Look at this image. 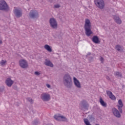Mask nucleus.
Listing matches in <instances>:
<instances>
[{"instance_id": "obj_1", "label": "nucleus", "mask_w": 125, "mask_h": 125, "mask_svg": "<svg viewBox=\"0 0 125 125\" xmlns=\"http://www.w3.org/2000/svg\"><path fill=\"white\" fill-rule=\"evenodd\" d=\"M63 84L67 88H71L73 86V81L72 78L69 74H66L63 76Z\"/></svg>"}, {"instance_id": "obj_32", "label": "nucleus", "mask_w": 125, "mask_h": 125, "mask_svg": "<svg viewBox=\"0 0 125 125\" xmlns=\"http://www.w3.org/2000/svg\"><path fill=\"white\" fill-rule=\"evenodd\" d=\"M83 108H84L85 109H87L86 107H85V106L83 105Z\"/></svg>"}, {"instance_id": "obj_24", "label": "nucleus", "mask_w": 125, "mask_h": 125, "mask_svg": "<svg viewBox=\"0 0 125 125\" xmlns=\"http://www.w3.org/2000/svg\"><path fill=\"white\" fill-rule=\"evenodd\" d=\"M84 123L86 125H91L87 119H84Z\"/></svg>"}, {"instance_id": "obj_29", "label": "nucleus", "mask_w": 125, "mask_h": 125, "mask_svg": "<svg viewBox=\"0 0 125 125\" xmlns=\"http://www.w3.org/2000/svg\"><path fill=\"white\" fill-rule=\"evenodd\" d=\"M46 87L47 88H49L50 89H51V86L49 84H46Z\"/></svg>"}, {"instance_id": "obj_15", "label": "nucleus", "mask_w": 125, "mask_h": 125, "mask_svg": "<svg viewBox=\"0 0 125 125\" xmlns=\"http://www.w3.org/2000/svg\"><path fill=\"white\" fill-rule=\"evenodd\" d=\"M91 28V23L90 20L88 19H86L85 20L84 28Z\"/></svg>"}, {"instance_id": "obj_10", "label": "nucleus", "mask_w": 125, "mask_h": 125, "mask_svg": "<svg viewBox=\"0 0 125 125\" xmlns=\"http://www.w3.org/2000/svg\"><path fill=\"white\" fill-rule=\"evenodd\" d=\"M112 112L116 118H121V113H120V111L117 108H113L112 109Z\"/></svg>"}, {"instance_id": "obj_30", "label": "nucleus", "mask_w": 125, "mask_h": 125, "mask_svg": "<svg viewBox=\"0 0 125 125\" xmlns=\"http://www.w3.org/2000/svg\"><path fill=\"white\" fill-rule=\"evenodd\" d=\"M100 61L102 63H103V61H104V59H103V58L101 57L100 59Z\"/></svg>"}, {"instance_id": "obj_22", "label": "nucleus", "mask_w": 125, "mask_h": 125, "mask_svg": "<svg viewBox=\"0 0 125 125\" xmlns=\"http://www.w3.org/2000/svg\"><path fill=\"white\" fill-rule=\"evenodd\" d=\"M114 19H115L116 23H117V24H121L122 23V20H121V19L120 18L117 17H115Z\"/></svg>"}, {"instance_id": "obj_34", "label": "nucleus", "mask_w": 125, "mask_h": 125, "mask_svg": "<svg viewBox=\"0 0 125 125\" xmlns=\"http://www.w3.org/2000/svg\"><path fill=\"white\" fill-rule=\"evenodd\" d=\"M0 43H1V41L0 42Z\"/></svg>"}, {"instance_id": "obj_13", "label": "nucleus", "mask_w": 125, "mask_h": 125, "mask_svg": "<svg viewBox=\"0 0 125 125\" xmlns=\"http://www.w3.org/2000/svg\"><path fill=\"white\" fill-rule=\"evenodd\" d=\"M107 95L111 99V100H116V97L110 91H106Z\"/></svg>"}, {"instance_id": "obj_20", "label": "nucleus", "mask_w": 125, "mask_h": 125, "mask_svg": "<svg viewBox=\"0 0 125 125\" xmlns=\"http://www.w3.org/2000/svg\"><path fill=\"white\" fill-rule=\"evenodd\" d=\"M45 65H46V66H49V67H53V64H52V63L48 60H46L45 62Z\"/></svg>"}, {"instance_id": "obj_4", "label": "nucleus", "mask_w": 125, "mask_h": 125, "mask_svg": "<svg viewBox=\"0 0 125 125\" xmlns=\"http://www.w3.org/2000/svg\"><path fill=\"white\" fill-rule=\"evenodd\" d=\"M95 4L100 9H103L105 6V3L103 0H95Z\"/></svg>"}, {"instance_id": "obj_27", "label": "nucleus", "mask_w": 125, "mask_h": 125, "mask_svg": "<svg viewBox=\"0 0 125 125\" xmlns=\"http://www.w3.org/2000/svg\"><path fill=\"white\" fill-rule=\"evenodd\" d=\"M27 100H28V101L30 102V103H33V102H34V101H33V100L31 98H28Z\"/></svg>"}, {"instance_id": "obj_2", "label": "nucleus", "mask_w": 125, "mask_h": 125, "mask_svg": "<svg viewBox=\"0 0 125 125\" xmlns=\"http://www.w3.org/2000/svg\"><path fill=\"white\" fill-rule=\"evenodd\" d=\"M55 120L58 121V122H65L67 123L68 122L69 120L66 117L60 114H57L54 116Z\"/></svg>"}, {"instance_id": "obj_6", "label": "nucleus", "mask_w": 125, "mask_h": 125, "mask_svg": "<svg viewBox=\"0 0 125 125\" xmlns=\"http://www.w3.org/2000/svg\"><path fill=\"white\" fill-rule=\"evenodd\" d=\"M19 63L20 67L23 69H26L29 66L28 62H27L26 60L21 59L19 61Z\"/></svg>"}, {"instance_id": "obj_18", "label": "nucleus", "mask_w": 125, "mask_h": 125, "mask_svg": "<svg viewBox=\"0 0 125 125\" xmlns=\"http://www.w3.org/2000/svg\"><path fill=\"white\" fill-rule=\"evenodd\" d=\"M44 48L47 50V51H48V52H51L52 51V47L48 44H45L44 46Z\"/></svg>"}, {"instance_id": "obj_14", "label": "nucleus", "mask_w": 125, "mask_h": 125, "mask_svg": "<svg viewBox=\"0 0 125 125\" xmlns=\"http://www.w3.org/2000/svg\"><path fill=\"white\" fill-rule=\"evenodd\" d=\"M13 83L14 81L11 80V79L8 78L5 81V83L7 85V86L10 87L13 84Z\"/></svg>"}, {"instance_id": "obj_31", "label": "nucleus", "mask_w": 125, "mask_h": 125, "mask_svg": "<svg viewBox=\"0 0 125 125\" xmlns=\"http://www.w3.org/2000/svg\"><path fill=\"white\" fill-rule=\"evenodd\" d=\"M106 79L107 80H110V78H109V77L108 76L106 77Z\"/></svg>"}, {"instance_id": "obj_33", "label": "nucleus", "mask_w": 125, "mask_h": 125, "mask_svg": "<svg viewBox=\"0 0 125 125\" xmlns=\"http://www.w3.org/2000/svg\"><path fill=\"white\" fill-rule=\"evenodd\" d=\"M90 55V53H88L87 54V55Z\"/></svg>"}, {"instance_id": "obj_11", "label": "nucleus", "mask_w": 125, "mask_h": 125, "mask_svg": "<svg viewBox=\"0 0 125 125\" xmlns=\"http://www.w3.org/2000/svg\"><path fill=\"white\" fill-rule=\"evenodd\" d=\"M123 106L124 104H123L122 100H119L118 102L117 107L120 113H123V109H122V108H123Z\"/></svg>"}, {"instance_id": "obj_23", "label": "nucleus", "mask_w": 125, "mask_h": 125, "mask_svg": "<svg viewBox=\"0 0 125 125\" xmlns=\"http://www.w3.org/2000/svg\"><path fill=\"white\" fill-rule=\"evenodd\" d=\"M6 63H7L6 60H2L0 62V65L1 66H5V65H6Z\"/></svg>"}, {"instance_id": "obj_9", "label": "nucleus", "mask_w": 125, "mask_h": 125, "mask_svg": "<svg viewBox=\"0 0 125 125\" xmlns=\"http://www.w3.org/2000/svg\"><path fill=\"white\" fill-rule=\"evenodd\" d=\"M73 83L74 85L77 87V88H82V84H81V83L76 77H73Z\"/></svg>"}, {"instance_id": "obj_7", "label": "nucleus", "mask_w": 125, "mask_h": 125, "mask_svg": "<svg viewBox=\"0 0 125 125\" xmlns=\"http://www.w3.org/2000/svg\"><path fill=\"white\" fill-rule=\"evenodd\" d=\"M0 9L1 10H8V6L4 0H0Z\"/></svg>"}, {"instance_id": "obj_21", "label": "nucleus", "mask_w": 125, "mask_h": 125, "mask_svg": "<svg viewBox=\"0 0 125 125\" xmlns=\"http://www.w3.org/2000/svg\"><path fill=\"white\" fill-rule=\"evenodd\" d=\"M100 103H101V105H102V106H103V107H106L107 104H106V103H105V102H104V101H103L102 98L100 99Z\"/></svg>"}, {"instance_id": "obj_36", "label": "nucleus", "mask_w": 125, "mask_h": 125, "mask_svg": "<svg viewBox=\"0 0 125 125\" xmlns=\"http://www.w3.org/2000/svg\"><path fill=\"white\" fill-rule=\"evenodd\" d=\"M87 106H88V105H86V107H87Z\"/></svg>"}, {"instance_id": "obj_3", "label": "nucleus", "mask_w": 125, "mask_h": 125, "mask_svg": "<svg viewBox=\"0 0 125 125\" xmlns=\"http://www.w3.org/2000/svg\"><path fill=\"white\" fill-rule=\"evenodd\" d=\"M40 98L42 100V101L47 102V101H49V100H50L51 97L50 94L48 93H43L41 94Z\"/></svg>"}, {"instance_id": "obj_19", "label": "nucleus", "mask_w": 125, "mask_h": 125, "mask_svg": "<svg viewBox=\"0 0 125 125\" xmlns=\"http://www.w3.org/2000/svg\"><path fill=\"white\" fill-rule=\"evenodd\" d=\"M115 49H116V50H118V51H123V50H124V47H122L120 45H117L115 46Z\"/></svg>"}, {"instance_id": "obj_28", "label": "nucleus", "mask_w": 125, "mask_h": 125, "mask_svg": "<svg viewBox=\"0 0 125 125\" xmlns=\"http://www.w3.org/2000/svg\"><path fill=\"white\" fill-rule=\"evenodd\" d=\"M54 7L55 8H59V7H60V5H59V4H56L54 5Z\"/></svg>"}, {"instance_id": "obj_12", "label": "nucleus", "mask_w": 125, "mask_h": 125, "mask_svg": "<svg viewBox=\"0 0 125 125\" xmlns=\"http://www.w3.org/2000/svg\"><path fill=\"white\" fill-rule=\"evenodd\" d=\"M14 13L17 17H21L22 16V11L17 8H15Z\"/></svg>"}, {"instance_id": "obj_35", "label": "nucleus", "mask_w": 125, "mask_h": 125, "mask_svg": "<svg viewBox=\"0 0 125 125\" xmlns=\"http://www.w3.org/2000/svg\"><path fill=\"white\" fill-rule=\"evenodd\" d=\"M34 125H36V123H34Z\"/></svg>"}, {"instance_id": "obj_17", "label": "nucleus", "mask_w": 125, "mask_h": 125, "mask_svg": "<svg viewBox=\"0 0 125 125\" xmlns=\"http://www.w3.org/2000/svg\"><path fill=\"white\" fill-rule=\"evenodd\" d=\"M92 41L94 43H97V44L100 43V42H101L100 40H99V38H98L96 36H94L93 37L92 39Z\"/></svg>"}, {"instance_id": "obj_5", "label": "nucleus", "mask_w": 125, "mask_h": 125, "mask_svg": "<svg viewBox=\"0 0 125 125\" xmlns=\"http://www.w3.org/2000/svg\"><path fill=\"white\" fill-rule=\"evenodd\" d=\"M50 26L53 29H57L58 27V24H57V21L54 18H51L49 20Z\"/></svg>"}, {"instance_id": "obj_8", "label": "nucleus", "mask_w": 125, "mask_h": 125, "mask_svg": "<svg viewBox=\"0 0 125 125\" xmlns=\"http://www.w3.org/2000/svg\"><path fill=\"white\" fill-rule=\"evenodd\" d=\"M30 18H38L39 17V13L38 11L33 10L29 13Z\"/></svg>"}, {"instance_id": "obj_25", "label": "nucleus", "mask_w": 125, "mask_h": 125, "mask_svg": "<svg viewBox=\"0 0 125 125\" xmlns=\"http://www.w3.org/2000/svg\"><path fill=\"white\" fill-rule=\"evenodd\" d=\"M115 75L116 77H118V78H122V74L119 72H115Z\"/></svg>"}, {"instance_id": "obj_26", "label": "nucleus", "mask_w": 125, "mask_h": 125, "mask_svg": "<svg viewBox=\"0 0 125 125\" xmlns=\"http://www.w3.org/2000/svg\"><path fill=\"white\" fill-rule=\"evenodd\" d=\"M41 74H42L41 71H36L35 72V75H36V76H40V75H41Z\"/></svg>"}, {"instance_id": "obj_16", "label": "nucleus", "mask_w": 125, "mask_h": 125, "mask_svg": "<svg viewBox=\"0 0 125 125\" xmlns=\"http://www.w3.org/2000/svg\"><path fill=\"white\" fill-rule=\"evenodd\" d=\"M85 34L88 37H89L90 35H92V31H91V27H88L85 28Z\"/></svg>"}]
</instances>
